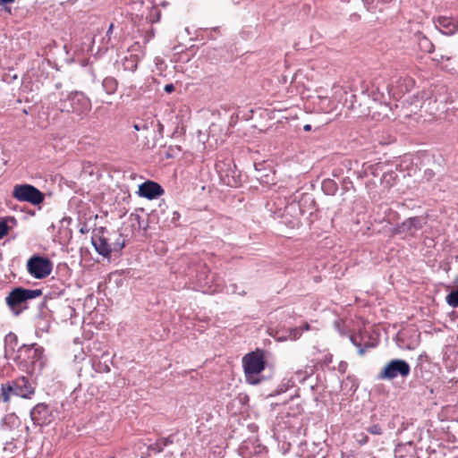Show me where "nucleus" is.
I'll return each instance as SVG.
<instances>
[{"instance_id":"7","label":"nucleus","mask_w":458,"mask_h":458,"mask_svg":"<svg viewBox=\"0 0 458 458\" xmlns=\"http://www.w3.org/2000/svg\"><path fill=\"white\" fill-rule=\"evenodd\" d=\"M216 168L223 182L230 187H238L241 180L231 159L217 161Z\"/></svg>"},{"instance_id":"31","label":"nucleus","mask_w":458,"mask_h":458,"mask_svg":"<svg viewBox=\"0 0 458 458\" xmlns=\"http://www.w3.org/2000/svg\"><path fill=\"white\" fill-rule=\"evenodd\" d=\"M133 127H134V129L136 131L148 130V124L145 122H140V123H134Z\"/></svg>"},{"instance_id":"26","label":"nucleus","mask_w":458,"mask_h":458,"mask_svg":"<svg viewBox=\"0 0 458 458\" xmlns=\"http://www.w3.org/2000/svg\"><path fill=\"white\" fill-rule=\"evenodd\" d=\"M420 46L427 52L430 53L432 50H433V45L429 42V40L426 38V37H423L420 40Z\"/></svg>"},{"instance_id":"10","label":"nucleus","mask_w":458,"mask_h":458,"mask_svg":"<svg viewBox=\"0 0 458 458\" xmlns=\"http://www.w3.org/2000/svg\"><path fill=\"white\" fill-rule=\"evenodd\" d=\"M139 193L141 197L153 199L161 196L164 190L157 182L147 181L140 185Z\"/></svg>"},{"instance_id":"21","label":"nucleus","mask_w":458,"mask_h":458,"mask_svg":"<svg viewBox=\"0 0 458 458\" xmlns=\"http://www.w3.org/2000/svg\"><path fill=\"white\" fill-rule=\"evenodd\" d=\"M4 343H5L6 348H10L11 350H14V348L18 344V337H17V335L11 332V333L6 335V336L4 338Z\"/></svg>"},{"instance_id":"23","label":"nucleus","mask_w":458,"mask_h":458,"mask_svg":"<svg viewBox=\"0 0 458 458\" xmlns=\"http://www.w3.org/2000/svg\"><path fill=\"white\" fill-rule=\"evenodd\" d=\"M446 302L454 308L458 307V288L446 296Z\"/></svg>"},{"instance_id":"8","label":"nucleus","mask_w":458,"mask_h":458,"mask_svg":"<svg viewBox=\"0 0 458 458\" xmlns=\"http://www.w3.org/2000/svg\"><path fill=\"white\" fill-rule=\"evenodd\" d=\"M426 223L425 217H410L397 226L396 232L398 233H407L413 235L417 231L420 230Z\"/></svg>"},{"instance_id":"33","label":"nucleus","mask_w":458,"mask_h":458,"mask_svg":"<svg viewBox=\"0 0 458 458\" xmlns=\"http://www.w3.org/2000/svg\"><path fill=\"white\" fill-rule=\"evenodd\" d=\"M164 89L166 93H172L174 90V86L169 83L165 86Z\"/></svg>"},{"instance_id":"2","label":"nucleus","mask_w":458,"mask_h":458,"mask_svg":"<svg viewBox=\"0 0 458 458\" xmlns=\"http://www.w3.org/2000/svg\"><path fill=\"white\" fill-rule=\"evenodd\" d=\"M104 229H100L95 233L91 238L92 245L96 251L105 258L110 256L112 252L120 251L125 246V241L122 234L113 235L114 239L106 236Z\"/></svg>"},{"instance_id":"35","label":"nucleus","mask_w":458,"mask_h":458,"mask_svg":"<svg viewBox=\"0 0 458 458\" xmlns=\"http://www.w3.org/2000/svg\"><path fill=\"white\" fill-rule=\"evenodd\" d=\"M359 442L363 445L368 442V437L364 436L361 439L359 440Z\"/></svg>"},{"instance_id":"4","label":"nucleus","mask_w":458,"mask_h":458,"mask_svg":"<svg viewBox=\"0 0 458 458\" xmlns=\"http://www.w3.org/2000/svg\"><path fill=\"white\" fill-rule=\"evenodd\" d=\"M53 269L49 259L41 256H32L27 261V270L34 278L43 279L48 276Z\"/></svg>"},{"instance_id":"34","label":"nucleus","mask_w":458,"mask_h":458,"mask_svg":"<svg viewBox=\"0 0 458 458\" xmlns=\"http://www.w3.org/2000/svg\"><path fill=\"white\" fill-rule=\"evenodd\" d=\"M180 218V213L178 211H174L172 214L171 221L172 223H175Z\"/></svg>"},{"instance_id":"6","label":"nucleus","mask_w":458,"mask_h":458,"mask_svg":"<svg viewBox=\"0 0 458 458\" xmlns=\"http://www.w3.org/2000/svg\"><path fill=\"white\" fill-rule=\"evenodd\" d=\"M42 294L40 289H24L17 287L11 291L5 298L6 303L12 310L26 302L28 300L37 298Z\"/></svg>"},{"instance_id":"32","label":"nucleus","mask_w":458,"mask_h":458,"mask_svg":"<svg viewBox=\"0 0 458 458\" xmlns=\"http://www.w3.org/2000/svg\"><path fill=\"white\" fill-rule=\"evenodd\" d=\"M172 443H173V441H172V440H170V438H169V437H167V438H162V439L160 440V443H158L159 445H161V447L159 448V450H158V451H159V452H161V451L163 450V447H165V446H166V445H170V444H172Z\"/></svg>"},{"instance_id":"25","label":"nucleus","mask_w":458,"mask_h":458,"mask_svg":"<svg viewBox=\"0 0 458 458\" xmlns=\"http://www.w3.org/2000/svg\"><path fill=\"white\" fill-rule=\"evenodd\" d=\"M301 334H302L301 327L291 328L289 330L288 336L285 338L290 339V340H297L301 337Z\"/></svg>"},{"instance_id":"17","label":"nucleus","mask_w":458,"mask_h":458,"mask_svg":"<svg viewBox=\"0 0 458 458\" xmlns=\"http://www.w3.org/2000/svg\"><path fill=\"white\" fill-rule=\"evenodd\" d=\"M12 394H14V387L13 382L11 381L6 384H2L0 397L3 402L8 403Z\"/></svg>"},{"instance_id":"3","label":"nucleus","mask_w":458,"mask_h":458,"mask_svg":"<svg viewBox=\"0 0 458 458\" xmlns=\"http://www.w3.org/2000/svg\"><path fill=\"white\" fill-rule=\"evenodd\" d=\"M410 372L411 367L406 360L394 359L382 368L377 378L380 380H393L397 377H406Z\"/></svg>"},{"instance_id":"15","label":"nucleus","mask_w":458,"mask_h":458,"mask_svg":"<svg viewBox=\"0 0 458 458\" xmlns=\"http://www.w3.org/2000/svg\"><path fill=\"white\" fill-rule=\"evenodd\" d=\"M16 225V220L13 216H6L0 219V239L6 235L11 228Z\"/></svg>"},{"instance_id":"9","label":"nucleus","mask_w":458,"mask_h":458,"mask_svg":"<svg viewBox=\"0 0 458 458\" xmlns=\"http://www.w3.org/2000/svg\"><path fill=\"white\" fill-rule=\"evenodd\" d=\"M70 101H72L74 113L81 114L91 108V102L84 93L81 91H73L70 93Z\"/></svg>"},{"instance_id":"16","label":"nucleus","mask_w":458,"mask_h":458,"mask_svg":"<svg viewBox=\"0 0 458 458\" xmlns=\"http://www.w3.org/2000/svg\"><path fill=\"white\" fill-rule=\"evenodd\" d=\"M56 107L62 113H74L72 101H70V93L65 98H60V100L56 103Z\"/></svg>"},{"instance_id":"20","label":"nucleus","mask_w":458,"mask_h":458,"mask_svg":"<svg viewBox=\"0 0 458 458\" xmlns=\"http://www.w3.org/2000/svg\"><path fill=\"white\" fill-rule=\"evenodd\" d=\"M360 338V337L359 335H352L350 337V340L352 343V344L355 345L358 348V353L360 355H364V353L366 352V348L374 347V344H367L365 345V347H362L361 344H360V342L359 340Z\"/></svg>"},{"instance_id":"14","label":"nucleus","mask_w":458,"mask_h":458,"mask_svg":"<svg viewBox=\"0 0 458 458\" xmlns=\"http://www.w3.org/2000/svg\"><path fill=\"white\" fill-rule=\"evenodd\" d=\"M19 351L32 352V358L37 360H40L44 353V349L41 346L37 345V344H32L30 345L23 344L21 346Z\"/></svg>"},{"instance_id":"28","label":"nucleus","mask_w":458,"mask_h":458,"mask_svg":"<svg viewBox=\"0 0 458 458\" xmlns=\"http://www.w3.org/2000/svg\"><path fill=\"white\" fill-rule=\"evenodd\" d=\"M435 176V173L431 169H426L422 176V183L430 182Z\"/></svg>"},{"instance_id":"22","label":"nucleus","mask_w":458,"mask_h":458,"mask_svg":"<svg viewBox=\"0 0 458 458\" xmlns=\"http://www.w3.org/2000/svg\"><path fill=\"white\" fill-rule=\"evenodd\" d=\"M114 24L110 23V25L108 27V30H107L105 37L102 39V41L105 44L106 48H108L109 47H114V43L112 41V33H113V30H114Z\"/></svg>"},{"instance_id":"11","label":"nucleus","mask_w":458,"mask_h":458,"mask_svg":"<svg viewBox=\"0 0 458 458\" xmlns=\"http://www.w3.org/2000/svg\"><path fill=\"white\" fill-rule=\"evenodd\" d=\"M12 382L14 387V395L30 398L34 394V388L26 377H20Z\"/></svg>"},{"instance_id":"1","label":"nucleus","mask_w":458,"mask_h":458,"mask_svg":"<svg viewBox=\"0 0 458 458\" xmlns=\"http://www.w3.org/2000/svg\"><path fill=\"white\" fill-rule=\"evenodd\" d=\"M242 367L246 381L250 385L260 383L259 374L265 369L266 361L264 352L257 349L254 352L247 353L242 358Z\"/></svg>"},{"instance_id":"5","label":"nucleus","mask_w":458,"mask_h":458,"mask_svg":"<svg viewBox=\"0 0 458 458\" xmlns=\"http://www.w3.org/2000/svg\"><path fill=\"white\" fill-rule=\"evenodd\" d=\"M13 196L17 200L30 202L33 205H38L44 200V194L30 184L15 185Z\"/></svg>"},{"instance_id":"12","label":"nucleus","mask_w":458,"mask_h":458,"mask_svg":"<svg viewBox=\"0 0 458 458\" xmlns=\"http://www.w3.org/2000/svg\"><path fill=\"white\" fill-rule=\"evenodd\" d=\"M48 416L49 409L45 403H38L30 411V417L34 424L41 425L46 423Z\"/></svg>"},{"instance_id":"13","label":"nucleus","mask_w":458,"mask_h":458,"mask_svg":"<svg viewBox=\"0 0 458 458\" xmlns=\"http://www.w3.org/2000/svg\"><path fill=\"white\" fill-rule=\"evenodd\" d=\"M437 26L446 35L454 34L458 30L457 24L451 18L447 17H439L437 21Z\"/></svg>"},{"instance_id":"29","label":"nucleus","mask_w":458,"mask_h":458,"mask_svg":"<svg viewBox=\"0 0 458 458\" xmlns=\"http://www.w3.org/2000/svg\"><path fill=\"white\" fill-rule=\"evenodd\" d=\"M366 430L372 435H381L383 433L382 428L378 424L371 425Z\"/></svg>"},{"instance_id":"27","label":"nucleus","mask_w":458,"mask_h":458,"mask_svg":"<svg viewBox=\"0 0 458 458\" xmlns=\"http://www.w3.org/2000/svg\"><path fill=\"white\" fill-rule=\"evenodd\" d=\"M444 178H437V182H434L432 185H430V191H441V192H444L446 190V187L443 186L442 184H440L439 182L441 181H443Z\"/></svg>"},{"instance_id":"36","label":"nucleus","mask_w":458,"mask_h":458,"mask_svg":"<svg viewBox=\"0 0 458 458\" xmlns=\"http://www.w3.org/2000/svg\"><path fill=\"white\" fill-rule=\"evenodd\" d=\"M303 130L306 131H310L311 130V125L310 124L304 125Z\"/></svg>"},{"instance_id":"19","label":"nucleus","mask_w":458,"mask_h":458,"mask_svg":"<svg viewBox=\"0 0 458 458\" xmlns=\"http://www.w3.org/2000/svg\"><path fill=\"white\" fill-rule=\"evenodd\" d=\"M207 273V267L205 266H202L201 267V274L199 276H198V282L200 286L202 287H211V284H213V276L211 278H209V276L208 275H206Z\"/></svg>"},{"instance_id":"18","label":"nucleus","mask_w":458,"mask_h":458,"mask_svg":"<svg viewBox=\"0 0 458 458\" xmlns=\"http://www.w3.org/2000/svg\"><path fill=\"white\" fill-rule=\"evenodd\" d=\"M117 86V81L113 77H106L103 80L102 87L109 95L114 94L116 91Z\"/></svg>"},{"instance_id":"24","label":"nucleus","mask_w":458,"mask_h":458,"mask_svg":"<svg viewBox=\"0 0 458 458\" xmlns=\"http://www.w3.org/2000/svg\"><path fill=\"white\" fill-rule=\"evenodd\" d=\"M322 188L327 194H334L337 190L335 183L331 180L324 181Z\"/></svg>"},{"instance_id":"37","label":"nucleus","mask_w":458,"mask_h":458,"mask_svg":"<svg viewBox=\"0 0 458 458\" xmlns=\"http://www.w3.org/2000/svg\"><path fill=\"white\" fill-rule=\"evenodd\" d=\"M301 327L302 331L303 330H309L310 329V325L308 323H305L303 325V327Z\"/></svg>"},{"instance_id":"30","label":"nucleus","mask_w":458,"mask_h":458,"mask_svg":"<svg viewBox=\"0 0 458 458\" xmlns=\"http://www.w3.org/2000/svg\"><path fill=\"white\" fill-rule=\"evenodd\" d=\"M15 0H0V6H4V10L11 13V7H7V4L14 3Z\"/></svg>"}]
</instances>
